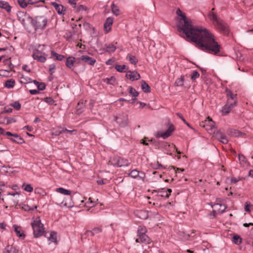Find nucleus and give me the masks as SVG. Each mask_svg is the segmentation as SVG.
I'll use <instances>...</instances> for the list:
<instances>
[{
  "label": "nucleus",
  "instance_id": "1",
  "mask_svg": "<svg viewBox=\"0 0 253 253\" xmlns=\"http://www.w3.org/2000/svg\"><path fill=\"white\" fill-rule=\"evenodd\" d=\"M176 14L179 16L178 31L181 37L187 41L194 42L200 49L214 55H221V47L209 30L203 27L193 26L191 21L180 9L176 10Z\"/></svg>",
  "mask_w": 253,
  "mask_h": 253
},
{
  "label": "nucleus",
  "instance_id": "2",
  "mask_svg": "<svg viewBox=\"0 0 253 253\" xmlns=\"http://www.w3.org/2000/svg\"><path fill=\"white\" fill-rule=\"evenodd\" d=\"M214 8H213L209 12L208 15L209 19L212 21L214 27L217 30L224 35H227L229 31L227 24L217 17L214 12Z\"/></svg>",
  "mask_w": 253,
  "mask_h": 253
},
{
  "label": "nucleus",
  "instance_id": "3",
  "mask_svg": "<svg viewBox=\"0 0 253 253\" xmlns=\"http://www.w3.org/2000/svg\"><path fill=\"white\" fill-rule=\"evenodd\" d=\"M227 101L222 107L221 112L222 115H226L229 114L234 107L237 105V94L233 93L228 89H226Z\"/></svg>",
  "mask_w": 253,
  "mask_h": 253
},
{
  "label": "nucleus",
  "instance_id": "4",
  "mask_svg": "<svg viewBox=\"0 0 253 253\" xmlns=\"http://www.w3.org/2000/svg\"><path fill=\"white\" fill-rule=\"evenodd\" d=\"M31 225L33 229L34 235L35 237H39L43 234L44 232L43 225L41 223L39 217L36 218L33 222L31 223Z\"/></svg>",
  "mask_w": 253,
  "mask_h": 253
},
{
  "label": "nucleus",
  "instance_id": "5",
  "mask_svg": "<svg viewBox=\"0 0 253 253\" xmlns=\"http://www.w3.org/2000/svg\"><path fill=\"white\" fill-rule=\"evenodd\" d=\"M32 25L36 30H43L47 23V19L44 16H37L31 21Z\"/></svg>",
  "mask_w": 253,
  "mask_h": 253
},
{
  "label": "nucleus",
  "instance_id": "6",
  "mask_svg": "<svg viewBox=\"0 0 253 253\" xmlns=\"http://www.w3.org/2000/svg\"><path fill=\"white\" fill-rule=\"evenodd\" d=\"M109 163L110 164L118 167L128 166L130 165V163L127 159L118 156L111 158Z\"/></svg>",
  "mask_w": 253,
  "mask_h": 253
},
{
  "label": "nucleus",
  "instance_id": "7",
  "mask_svg": "<svg viewBox=\"0 0 253 253\" xmlns=\"http://www.w3.org/2000/svg\"><path fill=\"white\" fill-rule=\"evenodd\" d=\"M62 197L60 196L57 195L55 198L56 203L59 205L61 207L64 206L68 208L72 207L74 205L72 202L71 197L67 201L65 200L64 199H62Z\"/></svg>",
  "mask_w": 253,
  "mask_h": 253
},
{
  "label": "nucleus",
  "instance_id": "8",
  "mask_svg": "<svg viewBox=\"0 0 253 253\" xmlns=\"http://www.w3.org/2000/svg\"><path fill=\"white\" fill-rule=\"evenodd\" d=\"M115 121L120 126H124L127 124V115L125 113H122L115 117Z\"/></svg>",
  "mask_w": 253,
  "mask_h": 253
},
{
  "label": "nucleus",
  "instance_id": "9",
  "mask_svg": "<svg viewBox=\"0 0 253 253\" xmlns=\"http://www.w3.org/2000/svg\"><path fill=\"white\" fill-rule=\"evenodd\" d=\"M216 202L217 203L212 206L213 212L216 214L221 213L225 210L226 206L224 204L218 203L217 200Z\"/></svg>",
  "mask_w": 253,
  "mask_h": 253
},
{
  "label": "nucleus",
  "instance_id": "10",
  "mask_svg": "<svg viewBox=\"0 0 253 253\" xmlns=\"http://www.w3.org/2000/svg\"><path fill=\"white\" fill-rule=\"evenodd\" d=\"M215 123L212 120L208 117L204 122H202L200 126L205 127L208 130H211L214 127Z\"/></svg>",
  "mask_w": 253,
  "mask_h": 253
},
{
  "label": "nucleus",
  "instance_id": "11",
  "mask_svg": "<svg viewBox=\"0 0 253 253\" xmlns=\"http://www.w3.org/2000/svg\"><path fill=\"white\" fill-rule=\"evenodd\" d=\"M33 58L39 62L44 63L46 60L44 54L42 53L39 50H36L34 52L32 55Z\"/></svg>",
  "mask_w": 253,
  "mask_h": 253
},
{
  "label": "nucleus",
  "instance_id": "12",
  "mask_svg": "<svg viewBox=\"0 0 253 253\" xmlns=\"http://www.w3.org/2000/svg\"><path fill=\"white\" fill-rule=\"evenodd\" d=\"M126 78L132 81L138 80L140 78V75L137 72L129 71L126 72Z\"/></svg>",
  "mask_w": 253,
  "mask_h": 253
},
{
  "label": "nucleus",
  "instance_id": "13",
  "mask_svg": "<svg viewBox=\"0 0 253 253\" xmlns=\"http://www.w3.org/2000/svg\"><path fill=\"white\" fill-rule=\"evenodd\" d=\"M77 60H82L84 63L90 65H94L96 62V60L88 55H82L80 58H78Z\"/></svg>",
  "mask_w": 253,
  "mask_h": 253
},
{
  "label": "nucleus",
  "instance_id": "14",
  "mask_svg": "<svg viewBox=\"0 0 253 253\" xmlns=\"http://www.w3.org/2000/svg\"><path fill=\"white\" fill-rule=\"evenodd\" d=\"M113 21L114 19L112 17H108L107 18L104 24V30L106 33H108L111 31Z\"/></svg>",
  "mask_w": 253,
  "mask_h": 253
},
{
  "label": "nucleus",
  "instance_id": "15",
  "mask_svg": "<svg viewBox=\"0 0 253 253\" xmlns=\"http://www.w3.org/2000/svg\"><path fill=\"white\" fill-rule=\"evenodd\" d=\"M174 130V127L173 126V125H171L169 126L168 129L167 130H166L165 132H162L160 134H158V137H161L164 139H166V138H168V137H169L171 135L172 132Z\"/></svg>",
  "mask_w": 253,
  "mask_h": 253
},
{
  "label": "nucleus",
  "instance_id": "16",
  "mask_svg": "<svg viewBox=\"0 0 253 253\" xmlns=\"http://www.w3.org/2000/svg\"><path fill=\"white\" fill-rule=\"evenodd\" d=\"M139 238L135 240L137 243H143L145 244H150L151 242V239L145 234L138 236Z\"/></svg>",
  "mask_w": 253,
  "mask_h": 253
},
{
  "label": "nucleus",
  "instance_id": "17",
  "mask_svg": "<svg viewBox=\"0 0 253 253\" xmlns=\"http://www.w3.org/2000/svg\"><path fill=\"white\" fill-rule=\"evenodd\" d=\"M141 174L143 175L142 176L139 175V171L137 170L136 169H133L129 173L128 175L130 177L136 178H139L140 179L143 180L144 177V174L141 173Z\"/></svg>",
  "mask_w": 253,
  "mask_h": 253
},
{
  "label": "nucleus",
  "instance_id": "18",
  "mask_svg": "<svg viewBox=\"0 0 253 253\" xmlns=\"http://www.w3.org/2000/svg\"><path fill=\"white\" fill-rule=\"evenodd\" d=\"M45 236H46L48 239L49 242V244L51 243H54L55 244H57V237H56V233L55 232H51L49 233V236H47V235L46 234Z\"/></svg>",
  "mask_w": 253,
  "mask_h": 253
},
{
  "label": "nucleus",
  "instance_id": "19",
  "mask_svg": "<svg viewBox=\"0 0 253 253\" xmlns=\"http://www.w3.org/2000/svg\"><path fill=\"white\" fill-rule=\"evenodd\" d=\"M0 7L1 8L4 9L8 12H9L11 11V6L8 2L5 1H0Z\"/></svg>",
  "mask_w": 253,
  "mask_h": 253
},
{
  "label": "nucleus",
  "instance_id": "20",
  "mask_svg": "<svg viewBox=\"0 0 253 253\" xmlns=\"http://www.w3.org/2000/svg\"><path fill=\"white\" fill-rule=\"evenodd\" d=\"M20 208L24 210L25 211H32L37 208V206H33L32 207H30L29 205L22 204L19 205Z\"/></svg>",
  "mask_w": 253,
  "mask_h": 253
},
{
  "label": "nucleus",
  "instance_id": "21",
  "mask_svg": "<svg viewBox=\"0 0 253 253\" xmlns=\"http://www.w3.org/2000/svg\"><path fill=\"white\" fill-rule=\"evenodd\" d=\"M115 68L116 70L120 73L126 72L128 70V68L127 66L125 65H116Z\"/></svg>",
  "mask_w": 253,
  "mask_h": 253
},
{
  "label": "nucleus",
  "instance_id": "22",
  "mask_svg": "<svg viewBox=\"0 0 253 253\" xmlns=\"http://www.w3.org/2000/svg\"><path fill=\"white\" fill-rule=\"evenodd\" d=\"M217 139L223 144H227L228 140L226 135L222 133H219L216 136Z\"/></svg>",
  "mask_w": 253,
  "mask_h": 253
},
{
  "label": "nucleus",
  "instance_id": "23",
  "mask_svg": "<svg viewBox=\"0 0 253 253\" xmlns=\"http://www.w3.org/2000/svg\"><path fill=\"white\" fill-rule=\"evenodd\" d=\"M55 191L65 195H70L71 193V191L65 189L62 187L56 188L55 189Z\"/></svg>",
  "mask_w": 253,
  "mask_h": 253
},
{
  "label": "nucleus",
  "instance_id": "24",
  "mask_svg": "<svg viewBox=\"0 0 253 253\" xmlns=\"http://www.w3.org/2000/svg\"><path fill=\"white\" fill-rule=\"evenodd\" d=\"M13 228L14 231L15 232L16 235L19 237H24L25 235L22 232L21 228L19 226L14 225Z\"/></svg>",
  "mask_w": 253,
  "mask_h": 253
},
{
  "label": "nucleus",
  "instance_id": "25",
  "mask_svg": "<svg viewBox=\"0 0 253 253\" xmlns=\"http://www.w3.org/2000/svg\"><path fill=\"white\" fill-rule=\"evenodd\" d=\"M75 62H76V60L74 57H69L66 60V65L68 68H71L73 66Z\"/></svg>",
  "mask_w": 253,
  "mask_h": 253
},
{
  "label": "nucleus",
  "instance_id": "26",
  "mask_svg": "<svg viewBox=\"0 0 253 253\" xmlns=\"http://www.w3.org/2000/svg\"><path fill=\"white\" fill-rule=\"evenodd\" d=\"M126 58L127 59H128L129 60V61L130 62V63H131L132 64L135 65L137 64V63L138 62V60L136 58V57L131 54H128L126 56Z\"/></svg>",
  "mask_w": 253,
  "mask_h": 253
},
{
  "label": "nucleus",
  "instance_id": "27",
  "mask_svg": "<svg viewBox=\"0 0 253 253\" xmlns=\"http://www.w3.org/2000/svg\"><path fill=\"white\" fill-rule=\"evenodd\" d=\"M141 88L145 92H150V87L149 85L144 81H142L141 83Z\"/></svg>",
  "mask_w": 253,
  "mask_h": 253
},
{
  "label": "nucleus",
  "instance_id": "28",
  "mask_svg": "<svg viewBox=\"0 0 253 253\" xmlns=\"http://www.w3.org/2000/svg\"><path fill=\"white\" fill-rule=\"evenodd\" d=\"M15 82L14 80L10 79L6 81L5 83V86L8 88H13L15 85Z\"/></svg>",
  "mask_w": 253,
  "mask_h": 253
},
{
  "label": "nucleus",
  "instance_id": "29",
  "mask_svg": "<svg viewBox=\"0 0 253 253\" xmlns=\"http://www.w3.org/2000/svg\"><path fill=\"white\" fill-rule=\"evenodd\" d=\"M112 11L114 14L116 16H118L120 14V10L118 7L115 5L114 4H112L111 5Z\"/></svg>",
  "mask_w": 253,
  "mask_h": 253
},
{
  "label": "nucleus",
  "instance_id": "30",
  "mask_svg": "<svg viewBox=\"0 0 253 253\" xmlns=\"http://www.w3.org/2000/svg\"><path fill=\"white\" fill-rule=\"evenodd\" d=\"M129 93L132 96V97H134V98H132L133 101H135L136 100L135 97L137 96L139 94L138 92L132 87H129Z\"/></svg>",
  "mask_w": 253,
  "mask_h": 253
},
{
  "label": "nucleus",
  "instance_id": "31",
  "mask_svg": "<svg viewBox=\"0 0 253 253\" xmlns=\"http://www.w3.org/2000/svg\"><path fill=\"white\" fill-rule=\"evenodd\" d=\"M51 55L53 58L59 61L62 60L64 58V56L58 54V53L55 52L54 51H52Z\"/></svg>",
  "mask_w": 253,
  "mask_h": 253
},
{
  "label": "nucleus",
  "instance_id": "32",
  "mask_svg": "<svg viewBox=\"0 0 253 253\" xmlns=\"http://www.w3.org/2000/svg\"><path fill=\"white\" fill-rule=\"evenodd\" d=\"M147 232V229L145 226H139L138 227L137 234L138 236L143 234H145Z\"/></svg>",
  "mask_w": 253,
  "mask_h": 253
},
{
  "label": "nucleus",
  "instance_id": "33",
  "mask_svg": "<svg viewBox=\"0 0 253 253\" xmlns=\"http://www.w3.org/2000/svg\"><path fill=\"white\" fill-rule=\"evenodd\" d=\"M34 83L37 85L38 88L40 90H43L45 89V85L44 83H39L36 80L33 81Z\"/></svg>",
  "mask_w": 253,
  "mask_h": 253
},
{
  "label": "nucleus",
  "instance_id": "34",
  "mask_svg": "<svg viewBox=\"0 0 253 253\" xmlns=\"http://www.w3.org/2000/svg\"><path fill=\"white\" fill-rule=\"evenodd\" d=\"M184 83V76H181L180 78L176 79L175 82V85L177 86H180L183 85Z\"/></svg>",
  "mask_w": 253,
  "mask_h": 253
},
{
  "label": "nucleus",
  "instance_id": "35",
  "mask_svg": "<svg viewBox=\"0 0 253 253\" xmlns=\"http://www.w3.org/2000/svg\"><path fill=\"white\" fill-rule=\"evenodd\" d=\"M22 187L23 188L24 190L27 192H31L33 190V188L30 184L24 183L22 185Z\"/></svg>",
  "mask_w": 253,
  "mask_h": 253
},
{
  "label": "nucleus",
  "instance_id": "36",
  "mask_svg": "<svg viewBox=\"0 0 253 253\" xmlns=\"http://www.w3.org/2000/svg\"><path fill=\"white\" fill-rule=\"evenodd\" d=\"M116 49V47L113 44H109L106 46V51L113 52Z\"/></svg>",
  "mask_w": 253,
  "mask_h": 253
},
{
  "label": "nucleus",
  "instance_id": "37",
  "mask_svg": "<svg viewBox=\"0 0 253 253\" xmlns=\"http://www.w3.org/2000/svg\"><path fill=\"white\" fill-rule=\"evenodd\" d=\"M17 1L19 5L22 8H25L29 4L28 0L27 1L26 0H17Z\"/></svg>",
  "mask_w": 253,
  "mask_h": 253
},
{
  "label": "nucleus",
  "instance_id": "38",
  "mask_svg": "<svg viewBox=\"0 0 253 253\" xmlns=\"http://www.w3.org/2000/svg\"><path fill=\"white\" fill-rule=\"evenodd\" d=\"M232 241L236 244H239L241 243L242 239L238 235H235L232 238Z\"/></svg>",
  "mask_w": 253,
  "mask_h": 253
},
{
  "label": "nucleus",
  "instance_id": "39",
  "mask_svg": "<svg viewBox=\"0 0 253 253\" xmlns=\"http://www.w3.org/2000/svg\"><path fill=\"white\" fill-rule=\"evenodd\" d=\"M200 77V74L197 71H194L191 75V79L192 81H195Z\"/></svg>",
  "mask_w": 253,
  "mask_h": 253
},
{
  "label": "nucleus",
  "instance_id": "40",
  "mask_svg": "<svg viewBox=\"0 0 253 253\" xmlns=\"http://www.w3.org/2000/svg\"><path fill=\"white\" fill-rule=\"evenodd\" d=\"M239 160L240 162V163L243 165V166H245V164L247 163V160L245 158V157L242 155V154H239Z\"/></svg>",
  "mask_w": 253,
  "mask_h": 253
},
{
  "label": "nucleus",
  "instance_id": "41",
  "mask_svg": "<svg viewBox=\"0 0 253 253\" xmlns=\"http://www.w3.org/2000/svg\"><path fill=\"white\" fill-rule=\"evenodd\" d=\"M56 10L58 14L64 15L65 9L62 5L60 4L57 9H56Z\"/></svg>",
  "mask_w": 253,
  "mask_h": 253
},
{
  "label": "nucleus",
  "instance_id": "42",
  "mask_svg": "<svg viewBox=\"0 0 253 253\" xmlns=\"http://www.w3.org/2000/svg\"><path fill=\"white\" fill-rule=\"evenodd\" d=\"M158 196L162 197H164L165 198H169V195H168L166 191L163 190L158 191Z\"/></svg>",
  "mask_w": 253,
  "mask_h": 253
},
{
  "label": "nucleus",
  "instance_id": "43",
  "mask_svg": "<svg viewBox=\"0 0 253 253\" xmlns=\"http://www.w3.org/2000/svg\"><path fill=\"white\" fill-rule=\"evenodd\" d=\"M86 200V202L85 203L84 205L87 207H92L94 206V204L93 203L92 201L91 200V198L87 199L86 198L85 199Z\"/></svg>",
  "mask_w": 253,
  "mask_h": 253
},
{
  "label": "nucleus",
  "instance_id": "44",
  "mask_svg": "<svg viewBox=\"0 0 253 253\" xmlns=\"http://www.w3.org/2000/svg\"><path fill=\"white\" fill-rule=\"evenodd\" d=\"M106 83L110 84H114L115 83L116 79L114 77H111L110 78H107L105 79Z\"/></svg>",
  "mask_w": 253,
  "mask_h": 253
},
{
  "label": "nucleus",
  "instance_id": "45",
  "mask_svg": "<svg viewBox=\"0 0 253 253\" xmlns=\"http://www.w3.org/2000/svg\"><path fill=\"white\" fill-rule=\"evenodd\" d=\"M253 207V205L250 202H247L245 205V210L247 212H250V208Z\"/></svg>",
  "mask_w": 253,
  "mask_h": 253
},
{
  "label": "nucleus",
  "instance_id": "46",
  "mask_svg": "<svg viewBox=\"0 0 253 253\" xmlns=\"http://www.w3.org/2000/svg\"><path fill=\"white\" fill-rule=\"evenodd\" d=\"M14 108L17 110H19L21 108V104L18 101H15L13 103L11 104Z\"/></svg>",
  "mask_w": 253,
  "mask_h": 253
},
{
  "label": "nucleus",
  "instance_id": "47",
  "mask_svg": "<svg viewBox=\"0 0 253 253\" xmlns=\"http://www.w3.org/2000/svg\"><path fill=\"white\" fill-rule=\"evenodd\" d=\"M43 100L47 103L51 105L53 104L54 102L53 99L50 97H45L44 98Z\"/></svg>",
  "mask_w": 253,
  "mask_h": 253
},
{
  "label": "nucleus",
  "instance_id": "48",
  "mask_svg": "<svg viewBox=\"0 0 253 253\" xmlns=\"http://www.w3.org/2000/svg\"><path fill=\"white\" fill-rule=\"evenodd\" d=\"M39 2H42V3H45L44 0H28V3L30 4H34Z\"/></svg>",
  "mask_w": 253,
  "mask_h": 253
},
{
  "label": "nucleus",
  "instance_id": "49",
  "mask_svg": "<svg viewBox=\"0 0 253 253\" xmlns=\"http://www.w3.org/2000/svg\"><path fill=\"white\" fill-rule=\"evenodd\" d=\"M55 70V65L54 64H52L49 65V72L50 75H52L54 73Z\"/></svg>",
  "mask_w": 253,
  "mask_h": 253
},
{
  "label": "nucleus",
  "instance_id": "50",
  "mask_svg": "<svg viewBox=\"0 0 253 253\" xmlns=\"http://www.w3.org/2000/svg\"><path fill=\"white\" fill-rule=\"evenodd\" d=\"M94 235L95 234H99L102 231V229L100 227H95L92 230Z\"/></svg>",
  "mask_w": 253,
  "mask_h": 253
},
{
  "label": "nucleus",
  "instance_id": "51",
  "mask_svg": "<svg viewBox=\"0 0 253 253\" xmlns=\"http://www.w3.org/2000/svg\"><path fill=\"white\" fill-rule=\"evenodd\" d=\"M64 133H67L71 134V135L75 134L76 133V131L75 130H68L66 128H64Z\"/></svg>",
  "mask_w": 253,
  "mask_h": 253
},
{
  "label": "nucleus",
  "instance_id": "52",
  "mask_svg": "<svg viewBox=\"0 0 253 253\" xmlns=\"http://www.w3.org/2000/svg\"><path fill=\"white\" fill-rule=\"evenodd\" d=\"M55 134L56 135H59L62 133H64V128H61V127H60L59 128H58L56 131H55Z\"/></svg>",
  "mask_w": 253,
  "mask_h": 253
},
{
  "label": "nucleus",
  "instance_id": "53",
  "mask_svg": "<svg viewBox=\"0 0 253 253\" xmlns=\"http://www.w3.org/2000/svg\"><path fill=\"white\" fill-rule=\"evenodd\" d=\"M115 61V59L114 58H111V59H108L106 62V64L107 65H111L113 64V63Z\"/></svg>",
  "mask_w": 253,
  "mask_h": 253
},
{
  "label": "nucleus",
  "instance_id": "54",
  "mask_svg": "<svg viewBox=\"0 0 253 253\" xmlns=\"http://www.w3.org/2000/svg\"><path fill=\"white\" fill-rule=\"evenodd\" d=\"M87 236H94L93 232L92 230H87L84 233Z\"/></svg>",
  "mask_w": 253,
  "mask_h": 253
},
{
  "label": "nucleus",
  "instance_id": "55",
  "mask_svg": "<svg viewBox=\"0 0 253 253\" xmlns=\"http://www.w3.org/2000/svg\"><path fill=\"white\" fill-rule=\"evenodd\" d=\"M5 134L7 136H13L15 137L19 138L20 139H21V138L17 134H14L8 131L6 132Z\"/></svg>",
  "mask_w": 253,
  "mask_h": 253
},
{
  "label": "nucleus",
  "instance_id": "56",
  "mask_svg": "<svg viewBox=\"0 0 253 253\" xmlns=\"http://www.w3.org/2000/svg\"><path fill=\"white\" fill-rule=\"evenodd\" d=\"M169 146L172 147V148H173V150H175V151H176V152H177V153L178 154H181V152H180L179 151H178V150H177V148L176 147V146H175V145H174V144H171V145H169Z\"/></svg>",
  "mask_w": 253,
  "mask_h": 253
},
{
  "label": "nucleus",
  "instance_id": "57",
  "mask_svg": "<svg viewBox=\"0 0 253 253\" xmlns=\"http://www.w3.org/2000/svg\"><path fill=\"white\" fill-rule=\"evenodd\" d=\"M4 112L6 113H10L12 112V109L11 108H4Z\"/></svg>",
  "mask_w": 253,
  "mask_h": 253
},
{
  "label": "nucleus",
  "instance_id": "58",
  "mask_svg": "<svg viewBox=\"0 0 253 253\" xmlns=\"http://www.w3.org/2000/svg\"><path fill=\"white\" fill-rule=\"evenodd\" d=\"M3 63L5 64H9L10 65H11V60H10V58H8V59H6L5 60H4L3 61Z\"/></svg>",
  "mask_w": 253,
  "mask_h": 253
},
{
  "label": "nucleus",
  "instance_id": "59",
  "mask_svg": "<svg viewBox=\"0 0 253 253\" xmlns=\"http://www.w3.org/2000/svg\"><path fill=\"white\" fill-rule=\"evenodd\" d=\"M30 92L31 94L35 95V94H37L38 93V90H37L36 89H31V90H30Z\"/></svg>",
  "mask_w": 253,
  "mask_h": 253
},
{
  "label": "nucleus",
  "instance_id": "60",
  "mask_svg": "<svg viewBox=\"0 0 253 253\" xmlns=\"http://www.w3.org/2000/svg\"><path fill=\"white\" fill-rule=\"evenodd\" d=\"M65 37H66L67 38V40L68 41H69L72 38V34L71 33H70L69 34L66 33V35L65 36Z\"/></svg>",
  "mask_w": 253,
  "mask_h": 253
},
{
  "label": "nucleus",
  "instance_id": "61",
  "mask_svg": "<svg viewBox=\"0 0 253 253\" xmlns=\"http://www.w3.org/2000/svg\"><path fill=\"white\" fill-rule=\"evenodd\" d=\"M9 252L10 253H17L18 252V250H16L15 248H11Z\"/></svg>",
  "mask_w": 253,
  "mask_h": 253
},
{
  "label": "nucleus",
  "instance_id": "62",
  "mask_svg": "<svg viewBox=\"0 0 253 253\" xmlns=\"http://www.w3.org/2000/svg\"><path fill=\"white\" fill-rule=\"evenodd\" d=\"M51 4L52 5H53L55 9H57V8L59 6V5H60L59 4H58L57 3L55 2H51Z\"/></svg>",
  "mask_w": 253,
  "mask_h": 253
},
{
  "label": "nucleus",
  "instance_id": "63",
  "mask_svg": "<svg viewBox=\"0 0 253 253\" xmlns=\"http://www.w3.org/2000/svg\"><path fill=\"white\" fill-rule=\"evenodd\" d=\"M68 2L71 5H76L77 3V0H68Z\"/></svg>",
  "mask_w": 253,
  "mask_h": 253
},
{
  "label": "nucleus",
  "instance_id": "64",
  "mask_svg": "<svg viewBox=\"0 0 253 253\" xmlns=\"http://www.w3.org/2000/svg\"><path fill=\"white\" fill-rule=\"evenodd\" d=\"M248 176L253 178V170L251 169L249 171Z\"/></svg>",
  "mask_w": 253,
  "mask_h": 253
}]
</instances>
